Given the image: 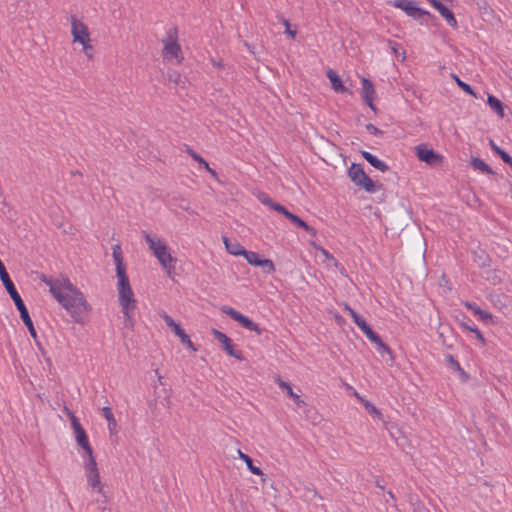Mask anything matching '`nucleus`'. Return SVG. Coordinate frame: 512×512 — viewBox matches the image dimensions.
<instances>
[{
	"label": "nucleus",
	"mask_w": 512,
	"mask_h": 512,
	"mask_svg": "<svg viewBox=\"0 0 512 512\" xmlns=\"http://www.w3.org/2000/svg\"><path fill=\"white\" fill-rule=\"evenodd\" d=\"M222 312L225 313L226 315L230 316L233 320L237 321L242 327H244L250 331H255L258 335H260L262 333V329H260L256 323H254L248 317L242 315L240 312L236 311L235 309H233L231 307H223Z\"/></svg>",
	"instance_id": "15"
},
{
	"label": "nucleus",
	"mask_w": 512,
	"mask_h": 512,
	"mask_svg": "<svg viewBox=\"0 0 512 512\" xmlns=\"http://www.w3.org/2000/svg\"><path fill=\"white\" fill-rule=\"evenodd\" d=\"M327 78L330 80L332 89L337 93L347 92V88L343 85V82L339 75L332 69H329L326 73Z\"/></svg>",
	"instance_id": "22"
},
{
	"label": "nucleus",
	"mask_w": 512,
	"mask_h": 512,
	"mask_svg": "<svg viewBox=\"0 0 512 512\" xmlns=\"http://www.w3.org/2000/svg\"><path fill=\"white\" fill-rule=\"evenodd\" d=\"M353 395L361 402L363 403L366 399L362 397L357 391H353Z\"/></svg>",
	"instance_id": "51"
},
{
	"label": "nucleus",
	"mask_w": 512,
	"mask_h": 512,
	"mask_svg": "<svg viewBox=\"0 0 512 512\" xmlns=\"http://www.w3.org/2000/svg\"><path fill=\"white\" fill-rule=\"evenodd\" d=\"M102 412H103V415L104 417L106 418V420L108 421V428L109 430L112 432L116 429L117 427V422H116V419L112 413V410L110 407H103L102 408Z\"/></svg>",
	"instance_id": "33"
},
{
	"label": "nucleus",
	"mask_w": 512,
	"mask_h": 512,
	"mask_svg": "<svg viewBox=\"0 0 512 512\" xmlns=\"http://www.w3.org/2000/svg\"><path fill=\"white\" fill-rule=\"evenodd\" d=\"M491 148L499 155V151H503L500 147H498L493 141H490Z\"/></svg>",
	"instance_id": "48"
},
{
	"label": "nucleus",
	"mask_w": 512,
	"mask_h": 512,
	"mask_svg": "<svg viewBox=\"0 0 512 512\" xmlns=\"http://www.w3.org/2000/svg\"><path fill=\"white\" fill-rule=\"evenodd\" d=\"M465 329H467L468 331L472 332V334H475L476 338L483 344L485 345L486 344V341H485V338L483 337L482 333L480 332L479 329H477L476 327H472V326H469V325H463Z\"/></svg>",
	"instance_id": "39"
},
{
	"label": "nucleus",
	"mask_w": 512,
	"mask_h": 512,
	"mask_svg": "<svg viewBox=\"0 0 512 512\" xmlns=\"http://www.w3.org/2000/svg\"><path fill=\"white\" fill-rule=\"evenodd\" d=\"M455 80H456V83L457 85L463 90L465 91L467 94L469 95H472V96H475V93L473 91V89L471 88L470 85H468L467 83L461 81L457 76H454Z\"/></svg>",
	"instance_id": "38"
},
{
	"label": "nucleus",
	"mask_w": 512,
	"mask_h": 512,
	"mask_svg": "<svg viewBox=\"0 0 512 512\" xmlns=\"http://www.w3.org/2000/svg\"><path fill=\"white\" fill-rule=\"evenodd\" d=\"M188 349H190L191 351L195 352L197 351V348L195 347V345L193 344V342L190 340L187 344H184Z\"/></svg>",
	"instance_id": "49"
},
{
	"label": "nucleus",
	"mask_w": 512,
	"mask_h": 512,
	"mask_svg": "<svg viewBox=\"0 0 512 512\" xmlns=\"http://www.w3.org/2000/svg\"><path fill=\"white\" fill-rule=\"evenodd\" d=\"M275 382L278 384V386L286 392V394L294 401V403L298 407H302L306 405V402L301 398V396L298 393H295L292 389V386L289 382L284 381L280 376H276L274 378Z\"/></svg>",
	"instance_id": "19"
},
{
	"label": "nucleus",
	"mask_w": 512,
	"mask_h": 512,
	"mask_svg": "<svg viewBox=\"0 0 512 512\" xmlns=\"http://www.w3.org/2000/svg\"><path fill=\"white\" fill-rule=\"evenodd\" d=\"M362 405L365 407V409L367 410V412L372 415L373 417L377 418V419H381L382 418V414L381 412L374 406L373 403H371L369 400H365Z\"/></svg>",
	"instance_id": "35"
},
{
	"label": "nucleus",
	"mask_w": 512,
	"mask_h": 512,
	"mask_svg": "<svg viewBox=\"0 0 512 512\" xmlns=\"http://www.w3.org/2000/svg\"><path fill=\"white\" fill-rule=\"evenodd\" d=\"M168 79L176 86L183 87L185 85V78L178 71L169 72Z\"/></svg>",
	"instance_id": "34"
},
{
	"label": "nucleus",
	"mask_w": 512,
	"mask_h": 512,
	"mask_svg": "<svg viewBox=\"0 0 512 512\" xmlns=\"http://www.w3.org/2000/svg\"><path fill=\"white\" fill-rule=\"evenodd\" d=\"M83 468L88 487L91 488L92 491H95L106 498L104 491L105 484L102 482L96 458H84Z\"/></svg>",
	"instance_id": "10"
},
{
	"label": "nucleus",
	"mask_w": 512,
	"mask_h": 512,
	"mask_svg": "<svg viewBox=\"0 0 512 512\" xmlns=\"http://www.w3.org/2000/svg\"><path fill=\"white\" fill-rule=\"evenodd\" d=\"M344 309L351 315L355 324L361 329V331L370 340L376 333L366 323V321L358 315L349 305L345 304Z\"/></svg>",
	"instance_id": "20"
},
{
	"label": "nucleus",
	"mask_w": 512,
	"mask_h": 512,
	"mask_svg": "<svg viewBox=\"0 0 512 512\" xmlns=\"http://www.w3.org/2000/svg\"><path fill=\"white\" fill-rule=\"evenodd\" d=\"M400 58L402 59V61H405L406 60V53L402 52V54L400 55Z\"/></svg>",
	"instance_id": "56"
},
{
	"label": "nucleus",
	"mask_w": 512,
	"mask_h": 512,
	"mask_svg": "<svg viewBox=\"0 0 512 512\" xmlns=\"http://www.w3.org/2000/svg\"><path fill=\"white\" fill-rule=\"evenodd\" d=\"M437 11L440 13V15L447 21V23L452 28L457 27V21L454 17L453 12L450 9H448L444 4Z\"/></svg>",
	"instance_id": "30"
},
{
	"label": "nucleus",
	"mask_w": 512,
	"mask_h": 512,
	"mask_svg": "<svg viewBox=\"0 0 512 512\" xmlns=\"http://www.w3.org/2000/svg\"><path fill=\"white\" fill-rule=\"evenodd\" d=\"M177 337L180 339V342L183 345L187 344L190 341V337L185 333L184 330Z\"/></svg>",
	"instance_id": "43"
},
{
	"label": "nucleus",
	"mask_w": 512,
	"mask_h": 512,
	"mask_svg": "<svg viewBox=\"0 0 512 512\" xmlns=\"http://www.w3.org/2000/svg\"><path fill=\"white\" fill-rule=\"evenodd\" d=\"M471 165L474 169L479 170L482 173L493 174V171L488 164L478 157H472Z\"/></svg>",
	"instance_id": "31"
},
{
	"label": "nucleus",
	"mask_w": 512,
	"mask_h": 512,
	"mask_svg": "<svg viewBox=\"0 0 512 512\" xmlns=\"http://www.w3.org/2000/svg\"><path fill=\"white\" fill-rule=\"evenodd\" d=\"M457 372L459 373V375L463 381H467L469 379L468 374L462 369V367Z\"/></svg>",
	"instance_id": "44"
},
{
	"label": "nucleus",
	"mask_w": 512,
	"mask_h": 512,
	"mask_svg": "<svg viewBox=\"0 0 512 512\" xmlns=\"http://www.w3.org/2000/svg\"><path fill=\"white\" fill-rule=\"evenodd\" d=\"M212 333L214 337L223 345L225 351L228 353V355L235 357L238 360H242V354L240 351H235L233 348V345L231 344V340L222 332L213 329Z\"/></svg>",
	"instance_id": "18"
},
{
	"label": "nucleus",
	"mask_w": 512,
	"mask_h": 512,
	"mask_svg": "<svg viewBox=\"0 0 512 512\" xmlns=\"http://www.w3.org/2000/svg\"><path fill=\"white\" fill-rule=\"evenodd\" d=\"M361 83H362L361 95H362L364 102L373 111H376V108L373 104V101L375 99V94H376L373 83L365 77L362 78Z\"/></svg>",
	"instance_id": "17"
},
{
	"label": "nucleus",
	"mask_w": 512,
	"mask_h": 512,
	"mask_svg": "<svg viewBox=\"0 0 512 512\" xmlns=\"http://www.w3.org/2000/svg\"><path fill=\"white\" fill-rule=\"evenodd\" d=\"M162 56L164 60L180 64L184 57L180 44L178 43V32L176 28H171L162 40Z\"/></svg>",
	"instance_id": "6"
},
{
	"label": "nucleus",
	"mask_w": 512,
	"mask_h": 512,
	"mask_svg": "<svg viewBox=\"0 0 512 512\" xmlns=\"http://www.w3.org/2000/svg\"><path fill=\"white\" fill-rule=\"evenodd\" d=\"M391 3L394 7L403 10L408 16L415 20H420L422 16L429 15L428 11L417 7L415 2L411 0H393Z\"/></svg>",
	"instance_id": "14"
},
{
	"label": "nucleus",
	"mask_w": 512,
	"mask_h": 512,
	"mask_svg": "<svg viewBox=\"0 0 512 512\" xmlns=\"http://www.w3.org/2000/svg\"><path fill=\"white\" fill-rule=\"evenodd\" d=\"M370 341L376 345V349L378 353L382 356L387 355L389 357V360L392 363H394L395 356L392 352V350L381 340L378 334H375Z\"/></svg>",
	"instance_id": "21"
},
{
	"label": "nucleus",
	"mask_w": 512,
	"mask_h": 512,
	"mask_svg": "<svg viewBox=\"0 0 512 512\" xmlns=\"http://www.w3.org/2000/svg\"><path fill=\"white\" fill-rule=\"evenodd\" d=\"M69 23L71 26L72 43L80 45L84 56L88 60H93L95 51L88 25L76 15L69 17Z\"/></svg>",
	"instance_id": "3"
},
{
	"label": "nucleus",
	"mask_w": 512,
	"mask_h": 512,
	"mask_svg": "<svg viewBox=\"0 0 512 512\" xmlns=\"http://www.w3.org/2000/svg\"><path fill=\"white\" fill-rule=\"evenodd\" d=\"M112 256L116 265L118 301L125 321L131 323L136 308V299L126 273V266L123 262L122 250L119 244L112 247Z\"/></svg>",
	"instance_id": "2"
},
{
	"label": "nucleus",
	"mask_w": 512,
	"mask_h": 512,
	"mask_svg": "<svg viewBox=\"0 0 512 512\" xmlns=\"http://www.w3.org/2000/svg\"><path fill=\"white\" fill-rule=\"evenodd\" d=\"M0 279L3 283V285L5 286L7 292L9 293L10 297L14 301L18 311L20 312V317H21L22 321L24 322V324L26 325V327L28 328L30 335L32 336V338L37 340V333L34 328L33 322L30 318L29 312H28L24 302L22 301L19 293L17 292V290H16L12 280L10 279L9 274L7 273L6 268L1 260H0Z\"/></svg>",
	"instance_id": "5"
},
{
	"label": "nucleus",
	"mask_w": 512,
	"mask_h": 512,
	"mask_svg": "<svg viewBox=\"0 0 512 512\" xmlns=\"http://www.w3.org/2000/svg\"><path fill=\"white\" fill-rule=\"evenodd\" d=\"M258 199L262 204H264V205L268 206L269 208L273 209L274 211L284 215L296 227L304 229L312 236L316 235L317 232L313 227L308 225L304 220L299 218L297 215L289 212L281 204L274 202L267 194H264V193L259 194Z\"/></svg>",
	"instance_id": "8"
},
{
	"label": "nucleus",
	"mask_w": 512,
	"mask_h": 512,
	"mask_svg": "<svg viewBox=\"0 0 512 512\" xmlns=\"http://www.w3.org/2000/svg\"><path fill=\"white\" fill-rule=\"evenodd\" d=\"M415 153L418 159L430 166H437L442 163L443 157L436 153L433 149L425 144H420L415 147Z\"/></svg>",
	"instance_id": "13"
},
{
	"label": "nucleus",
	"mask_w": 512,
	"mask_h": 512,
	"mask_svg": "<svg viewBox=\"0 0 512 512\" xmlns=\"http://www.w3.org/2000/svg\"><path fill=\"white\" fill-rule=\"evenodd\" d=\"M212 64L217 68H223V62L221 60L212 59Z\"/></svg>",
	"instance_id": "46"
},
{
	"label": "nucleus",
	"mask_w": 512,
	"mask_h": 512,
	"mask_svg": "<svg viewBox=\"0 0 512 512\" xmlns=\"http://www.w3.org/2000/svg\"><path fill=\"white\" fill-rule=\"evenodd\" d=\"M40 280L49 287L52 296L66 310L75 323L84 325L87 322L92 306L87 301L83 292L67 277L61 275L52 278L42 274Z\"/></svg>",
	"instance_id": "1"
},
{
	"label": "nucleus",
	"mask_w": 512,
	"mask_h": 512,
	"mask_svg": "<svg viewBox=\"0 0 512 512\" xmlns=\"http://www.w3.org/2000/svg\"><path fill=\"white\" fill-rule=\"evenodd\" d=\"M414 512H430L426 507L418 505L414 508Z\"/></svg>",
	"instance_id": "47"
},
{
	"label": "nucleus",
	"mask_w": 512,
	"mask_h": 512,
	"mask_svg": "<svg viewBox=\"0 0 512 512\" xmlns=\"http://www.w3.org/2000/svg\"><path fill=\"white\" fill-rule=\"evenodd\" d=\"M349 178L357 186L362 187L369 193H374L376 189L375 183L369 178L359 164H352L348 171Z\"/></svg>",
	"instance_id": "12"
},
{
	"label": "nucleus",
	"mask_w": 512,
	"mask_h": 512,
	"mask_svg": "<svg viewBox=\"0 0 512 512\" xmlns=\"http://www.w3.org/2000/svg\"><path fill=\"white\" fill-rule=\"evenodd\" d=\"M483 276L491 281L493 284H498L502 281V273L496 269H486L483 271Z\"/></svg>",
	"instance_id": "32"
},
{
	"label": "nucleus",
	"mask_w": 512,
	"mask_h": 512,
	"mask_svg": "<svg viewBox=\"0 0 512 512\" xmlns=\"http://www.w3.org/2000/svg\"><path fill=\"white\" fill-rule=\"evenodd\" d=\"M487 103L489 105V107L495 112L497 113L501 118L504 117V108H503V104L501 103V101L499 99H497L495 96L493 95H488V98H487Z\"/></svg>",
	"instance_id": "28"
},
{
	"label": "nucleus",
	"mask_w": 512,
	"mask_h": 512,
	"mask_svg": "<svg viewBox=\"0 0 512 512\" xmlns=\"http://www.w3.org/2000/svg\"><path fill=\"white\" fill-rule=\"evenodd\" d=\"M243 257H245L249 264L261 267L267 273H272L275 271V265L272 262V260L260 259L259 255L256 252L245 250Z\"/></svg>",
	"instance_id": "16"
},
{
	"label": "nucleus",
	"mask_w": 512,
	"mask_h": 512,
	"mask_svg": "<svg viewBox=\"0 0 512 512\" xmlns=\"http://www.w3.org/2000/svg\"><path fill=\"white\" fill-rule=\"evenodd\" d=\"M0 205H2V206H6L7 205L6 199L3 196V191H2L1 188H0Z\"/></svg>",
	"instance_id": "50"
},
{
	"label": "nucleus",
	"mask_w": 512,
	"mask_h": 512,
	"mask_svg": "<svg viewBox=\"0 0 512 512\" xmlns=\"http://www.w3.org/2000/svg\"><path fill=\"white\" fill-rule=\"evenodd\" d=\"M223 243L228 253L234 256H243L245 248L237 241H230L227 237H223Z\"/></svg>",
	"instance_id": "25"
},
{
	"label": "nucleus",
	"mask_w": 512,
	"mask_h": 512,
	"mask_svg": "<svg viewBox=\"0 0 512 512\" xmlns=\"http://www.w3.org/2000/svg\"><path fill=\"white\" fill-rule=\"evenodd\" d=\"M258 199L262 204H264V205L268 206L269 208L273 209L274 211L284 215L296 227L304 229L312 236L316 235L317 232L313 227L308 225L304 220L299 218L297 215L289 212L281 204L274 202L267 194H264V193L259 194Z\"/></svg>",
	"instance_id": "7"
},
{
	"label": "nucleus",
	"mask_w": 512,
	"mask_h": 512,
	"mask_svg": "<svg viewBox=\"0 0 512 512\" xmlns=\"http://www.w3.org/2000/svg\"><path fill=\"white\" fill-rule=\"evenodd\" d=\"M66 411L71 420L72 428L75 433V440H76L78 446H80L85 451L86 456L84 458L95 457L93 449L89 443L86 431L83 429V427L81 426V424L79 423L78 419L75 417L73 412H71L68 409H66Z\"/></svg>",
	"instance_id": "11"
},
{
	"label": "nucleus",
	"mask_w": 512,
	"mask_h": 512,
	"mask_svg": "<svg viewBox=\"0 0 512 512\" xmlns=\"http://www.w3.org/2000/svg\"><path fill=\"white\" fill-rule=\"evenodd\" d=\"M363 158L371 165L373 166L374 168H376L377 170L381 171V172H386L389 170V166L383 162L382 160L378 159L376 156H374L373 154H371L370 152H367V151H362L361 152Z\"/></svg>",
	"instance_id": "23"
},
{
	"label": "nucleus",
	"mask_w": 512,
	"mask_h": 512,
	"mask_svg": "<svg viewBox=\"0 0 512 512\" xmlns=\"http://www.w3.org/2000/svg\"><path fill=\"white\" fill-rule=\"evenodd\" d=\"M366 130L373 135H380L382 134L381 130H379L375 125L373 124H367Z\"/></svg>",
	"instance_id": "42"
},
{
	"label": "nucleus",
	"mask_w": 512,
	"mask_h": 512,
	"mask_svg": "<svg viewBox=\"0 0 512 512\" xmlns=\"http://www.w3.org/2000/svg\"><path fill=\"white\" fill-rule=\"evenodd\" d=\"M391 49L395 54H398V46L396 43H391Z\"/></svg>",
	"instance_id": "52"
},
{
	"label": "nucleus",
	"mask_w": 512,
	"mask_h": 512,
	"mask_svg": "<svg viewBox=\"0 0 512 512\" xmlns=\"http://www.w3.org/2000/svg\"><path fill=\"white\" fill-rule=\"evenodd\" d=\"M181 208L185 209V210H189V206L188 204H183L181 205Z\"/></svg>",
	"instance_id": "57"
},
{
	"label": "nucleus",
	"mask_w": 512,
	"mask_h": 512,
	"mask_svg": "<svg viewBox=\"0 0 512 512\" xmlns=\"http://www.w3.org/2000/svg\"><path fill=\"white\" fill-rule=\"evenodd\" d=\"M499 156L504 161V163L508 164L512 168V157L508 153L505 151H499Z\"/></svg>",
	"instance_id": "41"
},
{
	"label": "nucleus",
	"mask_w": 512,
	"mask_h": 512,
	"mask_svg": "<svg viewBox=\"0 0 512 512\" xmlns=\"http://www.w3.org/2000/svg\"><path fill=\"white\" fill-rule=\"evenodd\" d=\"M430 4L436 9L438 10L439 8H441V6L443 5L441 2H439L438 0H429Z\"/></svg>",
	"instance_id": "45"
},
{
	"label": "nucleus",
	"mask_w": 512,
	"mask_h": 512,
	"mask_svg": "<svg viewBox=\"0 0 512 512\" xmlns=\"http://www.w3.org/2000/svg\"><path fill=\"white\" fill-rule=\"evenodd\" d=\"M445 360H446L447 365L450 368H452L455 371L460 370L461 366H460L459 362L451 354H447L445 356Z\"/></svg>",
	"instance_id": "37"
},
{
	"label": "nucleus",
	"mask_w": 512,
	"mask_h": 512,
	"mask_svg": "<svg viewBox=\"0 0 512 512\" xmlns=\"http://www.w3.org/2000/svg\"><path fill=\"white\" fill-rule=\"evenodd\" d=\"M237 455L246 463L247 468L252 474L257 476H263L262 470L259 467L253 465L252 459L247 454L243 453L240 449H238Z\"/></svg>",
	"instance_id": "27"
},
{
	"label": "nucleus",
	"mask_w": 512,
	"mask_h": 512,
	"mask_svg": "<svg viewBox=\"0 0 512 512\" xmlns=\"http://www.w3.org/2000/svg\"><path fill=\"white\" fill-rule=\"evenodd\" d=\"M281 22H282V24H283V25L285 26V28H286V29H285V33H286L289 37H291L292 39H294V38H295V36H296V30H293V29H291V28H290V23H289V21H288V20H286V19H284V18H283V19L281 20Z\"/></svg>",
	"instance_id": "40"
},
{
	"label": "nucleus",
	"mask_w": 512,
	"mask_h": 512,
	"mask_svg": "<svg viewBox=\"0 0 512 512\" xmlns=\"http://www.w3.org/2000/svg\"><path fill=\"white\" fill-rule=\"evenodd\" d=\"M155 372H156V375H157V377H158L159 382L161 383L162 376L160 375V373H159V371H158V370H156Z\"/></svg>",
	"instance_id": "55"
},
{
	"label": "nucleus",
	"mask_w": 512,
	"mask_h": 512,
	"mask_svg": "<svg viewBox=\"0 0 512 512\" xmlns=\"http://www.w3.org/2000/svg\"><path fill=\"white\" fill-rule=\"evenodd\" d=\"M315 247L329 261V264H327L328 267L329 266H333L335 268L339 267V262L326 249L319 247V246H315Z\"/></svg>",
	"instance_id": "36"
},
{
	"label": "nucleus",
	"mask_w": 512,
	"mask_h": 512,
	"mask_svg": "<svg viewBox=\"0 0 512 512\" xmlns=\"http://www.w3.org/2000/svg\"><path fill=\"white\" fill-rule=\"evenodd\" d=\"M258 199L262 204H264V205L268 206L269 208L273 209L274 211L284 215L296 227L304 229L312 236L316 235L317 232L313 227L308 225L304 220L299 218L297 215L289 212L281 204L274 202L267 194H264V193L259 194Z\"/></svg>",
	"instance_id": "9"
},
{
	"label": "nucleus",
	"mask_w": 512,
	"mask_h": 512,
	"mask_svg": "<svg viewBox=\"0 0 512 512\" xmlns=\"http://www.w3.org/2000/svg\"><path fill=\"white\" fill-rule=\"evenodd\" d=\"M160 317L164 320L166 325L174 332L176 336H178L183 329L180 327L178 323H176L171 316H169L166 312H160Z\"/></svg>",
	"instance_id": "29"
},
{
	"label": "nucleus",
	"mask_w": 512,
	"mask_h": 512,
	"mask_svg": "<svg viewBox=\"0 0 512 512\" xmlns=\"http://www.w3.org/2000/svg\"><path fill=\"white\" fill-rule=\"evenodd\" d=\"M387 495H388V497H389L391 500H393V501L395 500V497H394V495H393V493H392L391 491H389V492L387 493Z\"/></svg>",
	"instance_id": "54"
},
{
	"label": "nucleus",
	"mask_w": 512,
	"mask_h": 512,
	"mask_svg": "<svg viewBox=\"0 0 512 512\" xmlns=\"http://www.w3.org/2000/svg\"><path fill=\"white\" fill-rule=\"evenodd\" d=\"M337 269H339V272H340L342 275H346V273H345V269H344L343 267H341V266L339 265V267H338Z\"/></svg>",
	"instance_id": "53"
},
{
	"label": "nucleus",
	"mask_w": 512,
	"mask_h": 512,
	"mask_svg": "<svg viewBox=\"0 0 512 512\" xmlns=\"http://www.w3.org/2000/svg\"><path fill=\"white\" fill-rule=\"evenodd\" d=\"M189 155L197 161L214 179L218 180V174L217 172L212 169L209 164L205 161L203 157H201L199 154H197L194 150L189 149L188 150Z\"/></svg>",
	"instance_id": "26"
},
{
	"label": "nucleus",
	"mask_w": 512,
	"mask_h": 512,
	"mask_svg": "<svg viewBox=\"0 0 512 512\" xmlns=\"http://www.w3.org/2000/svg\"><path fill=\"white\" fill-rule=\"evenodd\" d=\"M144 239L149 250L159 261L162 269L170 276L175 269L176 258L172 256L169 247L164 240L156 235L143 232Z\"/></svg>",
	"instance_id": "4"
},
{
	"label": "nucleus",
	"mask_w": 512,
	"mask_h": 512,
	"mask_svg": "<svg viewBox=\"0 0 512 512\" xmlns=\"http://www.w3.org/2000/svg\"><path fill=\"white\" fill-rule=\"evenodd\" d=\"M464 305L467 309L472 311L474 315L478 316L479 319L482 320L483 322H485V323L492 322V314H490L489 312L481 309L479 306H477L473 303H470V302H465Z\"/></svg>",
	"instance_id": "24"
}]
</instances>
